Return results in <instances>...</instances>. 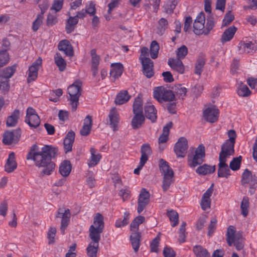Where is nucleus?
<instances>
[{"label": "nucleus", "mask_w": 257, "mask_h": 257, "mask_svg": "<svg viewBox=\"0 0 257 257\" xmlns=\"http://www.w3.org/2000/svg\"><path fill=\"white\" fill-rule=\"evenodd\" d=\"M57 151V148L45 145L40 151L31 149L27 156V159L33 160L37 167L44 168L42 171L44 174L50 175L54 172L56 166L51 159L56 156Z\"/></svg>", "instance_id": "f257e3e1"}, {"label": "nucleus", "mask_w": 257, "mask_h": 257, "mask_svg": "<svg viewBox=\"0 0 257 257\" xmlns=\"http://www.w3.org/2000/svg\"><path fill=\"white\" fill-rule=\"evenodd\" d=\"M104 228L103 217L98 213L94 218L93 224L89 228V237L94 244H99L100 240V234L102 232Z\"/></svg>", "instance_id": "f03ea898"}, {"label": "nucleus", "mask_w": 257, "mask_h": 257, "mask_svg": "<svg viewBox=\"0 0 257 257\" xmlns=\"http://www.w3.org/2000/svg\"><path fill=\"white\" fill-rule=\"evenodd\" d=\"M160 162V170L163 176L162 187L163 191L166 192L174 181V172L165 160L161 159Z\"/></svg>", "instance_id": "7ed1b4c3"}, {"label": "nucleus", "mask_w": 257, "mask_h": 257, "mask_svg": "<svg viewBox=\"0 0 257 257\" xmlns=\"http://www.w3.org/2000/svg\"><path fill=\"white\" fill-rule=\"evenodd\" d=\"M205 157V147L203 145L200 144L196 148L194 153L188 155V166L191 168H195L204 161Z\"/></svg>", "instance_id": "20e7f679"}, {"label": "nucleus", "mask_w": 257, "mask_h": 257, "mask_svg": "<svg viewBox=\"0 0 257 257\" xmlns=\"http://www.w3.org/2000/svg\"><path fill=\"white\" fill-rule=\"evenodd\" d=\"M81 87L82 82L78 80L68 87L67 90L70 97V101L72 111H74L77 109L79 98L81 95Z\"/></svg>", "instance_id": "39448f33"}, {"label": "nucleus", "mask_w": 257, "mask_h": 257, "mask_svg": "<svg viewBox=\"0 0 257 257\" xmlns=\"http://www.w3.org/2000/svg\"><path fill=\"white\" fill-rule=\"evenodd\" d=\"M154 97L159 102L173 101L175 95L171 90L164 86L156 87L153 92Z\"/></svg>", "instance_id": "423d86ee"}, {"label": "nucleus", "mask_w": 257, "mask_h": 257, "mask_svg": "<svg viewBox=\"0 0 257 257\" xmlns=\"http://www.w3.org/2000/svg\"><path fill=\"white\" fill-rule=\"evenodd\" d=\"M71 213L69 209L60 208L57 210L56 217L61 218L60 230L62 234L67 227L70 220Z\"/></svg>", "instance_id": "0eeeda50"}, {"label": "nucleus", "mask_w": 257, "mask_h": 257, "mask_svg": "<svg viewBox=\"0 0 257 257\" xmlns=\"http://www.w3.org/2000/svg\"><path fill=\"white\" fill-rule=\"evenodd\" d=\"M25 121L31 128L37 127L40 123V119L36 110L31 107L27 109Z\"/></svg>", "instance_id": "6e6552de"}, {"label": "nucleus", "mask_w": 257, "mask_h": 257, "mask_svg": "<svg viewBox=\"0 0 257 257\" xmlns=\"http://www.w3.org/2000/svg\"><path fill=\"white\" fill-rule=\"evenodd\" d=\"M219 110L215 105H209L203 111V116L205 120L210 123L216 122L219 117Z\"/></svg>", "instance_id": "1a4fd4ad"}, {"label": "nucleus", "mask_w": 257, "mask_h": 257, "mask_svg": "<svg viewBox=\"0 0 257 257\" xmlns=\"http://www.w3.org/2000/svg\"><path fill=\"white\" fill-rule=\"evenodd\" d=\"M21 135L20 128H17L11 131H6L3 135V142L7 145L16 144L19 141Z\"/></svg>", "instance_id": "9d476101"}, {"label": "nucleus", "mask_w": 257, "mask_h": 257, "mask_svg": "<svg viewBox=\"0 0 257 257\" xmlns=\"http://www.w3.org/2000/svg\"><path fill=\"white\" fill-rule=\"evenodd\" d=\"M188 149V141L185 137L180 138L176 143L174 150L178 158L185 157Z\"/></svg>", "instance_id": "9b49d317"}, {"label": "nucleus", "mask_w": 257, "mask_h": 257, "mask_svg": "<svg viewBox=\"0 0 257 257\" xmlns=\"http://www.w3.org/2000/svg\"><path fill=\"white\" fill-rule=\"evenodd\" d=\"M150 193L143 188L140 193L138 200L137 211L140 214L146 207L150 202Z\"/></svg>", "instance_id": "f8f14e48"}, {"label": "nucleus", "mask_w": 257, "mask_h": 257, "mask_svg": "<svg viewBox=\"0 0 257 257\" xmlns=\"http://www.w3.org/2000/svg\"><path fill=\"white\" fill-rule=\"evenodd\" d=\"M42 60L39 57L35 61H34L31 66H30L28 72V82H30L35 80L38 77V72L41 66Z\"/></svg>", "instance_id": "ddd939ff"}, {"label": "nucleus", "mask_w": 257, "mask_h": 257, "mask_svg": "<svg viewBox=\"0 0 257 257\" xmlns=\"http://www.w3.org/2000/svg\"><path fill=\"white\" fill-rule=\"evenodd\" d=\"M206 17L205 14L201 12L197 16L193 24V31L196 35H200L202 33V31L205 29V23Z\"/></svg>", "instance_id": "4468645a"}, {"label": "nucleus", "mask_w": 257, "mask_h": 257, "mask_svg": "<svg viewBox=\"0 0 257 257\" xmlns=\"http://www.w3.org/2000/svg\"><path fill=\"white\" fill-rule=\"evenodd\" d=\"M234 144L225 141L221 147L219 159L226 160V158L234 154Z\"/></svg>", "instance_id": "2eb2a0df"}, {"label": "nucleus", "mask_w": 257, "mask_h": 257, "mask_svg": "<svg viewBox=\"0 0 257 257\" xmlns=\"http://www.w3.org/2000/svg\"><path fill=\"white\" fill-rule=\"evenodd\" d=\"M213 186L214 184H211L210 187L206 191L202 196L200 202V206L203 210H206L210 208V197L213 191Z\"/></svg>", "instance_id": "dca6fc26"}, {"label": "nucleus", "mask_w": 257, "mask_h": 257, "mask_svg": "<svg viewBox=\"0 0 257 257\" xmlns=\"http://www.w3.org/2000/svg\"><path fill=\"white\" fill-rule=\"evenodd\" d=\"M141 63L144 75L148 78L152 77L154 75L153 62L149 58L142 57Z\"/></svg>", "instance_id": "f3484780"}, {"label": "nucleus", "mask_w": 257, "mask_h": 257, "mask_svg": "<svg viewBox=\"0 0 257 257\" xmlns=\"http://www.w3.org/2000/svg\"><path fill=\"white\" fill-rule=\"evenodd\" d=\"M109 119V124L113 131L118 130V123L119 121V115L115 107L110 110L108 115Z\"/></svg>", "instance_id": "a211bd4d"}, {"label": "nucleus", "mask_w": 257, "mask_h": 257, "mask_svg": "<svg viewBox=\"0 0 257 257\" xmlns=\"http://www.w3.org/2000/svg\"><path fill=\"white\" fill-rule=\"evenodd\" d=\"M173 126V123L170 121L167 123L164 127L163 129V133L159 138L158 143L160 145L159 149L160 150H163L165 148V146H162L161 144L165 143L168 140V136L170 133V130Z\"/></svg>", "instance_id": "6ab92c4d"}, {"label": "nucleus", "mask_w": 257, "mask_h": 257, "mask_svg": "<svg viewBox=\"0 0 257 257\" xmlns=\"http://www.w3.org/2000/svg\"><path fill=\"white\" fill-rule=\"evenodd\" d=\"M241 183L243 185L250 184L253 186L257 184V180L254 175H252L251 171L246 169L242 175Z\"/></svg>", "instance_id": "aec40b11"}, {"label": "nucleus", "mask_w": 257, "mask_h": 257, "mask_svg": "<svg viewBox=\"0 0 257 257\" xmlns=\"http://www.w3.org/2000/svg\"><path fill=\"white\" fill-rule=\"evenodd\" d=\"M219 163L218 164V177H225L227 178L230 176V171L226 164V160L219 159Z\"/></svg>", "instance_id": "412c9836"}, {"label": "nucleus", "mask_w": 257, "mask_h": 257, "mask_svg": "<svg viewBox=\"0 0 257 257\" xmlns=\"http://www.w3.org/2000/svg\"><path fill=\"white\" fill-rule=\"evenodd\" d=\"M168 64L173 70L180 74L184 73L185 67L180 59L177 58H170L168 60Z\"/></svg>", "instance_id": "4be33fe9"}, {"label": "nucleus", "mask_w": 257, "mask_h": 257, "mask_svg": "<svg viewBox=\"0 0 257 257\" xmlns=\"http://www.w3.org/2000/svg\"><path fill=\"white\" fill-rule=\"evenodd\" d=\"M123 71V66L120 63H114L111 64L110 77L115 80L121 76Z\"/></svg>", "instance_id": "5701e85b"}, {"label": "nucleus", "mask_w": 257, "mask_h": 257, "mask_svg": "<svg viewBox=\"0 0 257 257\" xmlns=\"http://www.w3.org/2000/svg\"><path fill=\"white\" fill-rule=\"evenodd\" d=\"M141 157L140 158L141 167H143L148 160L149 156L152 153L151 148L149 144H143L141 149Z\"/></svg>", "instance_id": "b1692460"}, {"label": "nucleus", "mask_w": 257, "mask_h": 257, "mask_svg": "<svg viewBox=\"0 0 257 257\" xmlns=\"http://www.w3.org/2000/svg\"><path fill=\"white\" fill-rule=\"evenodd\" d=\"M144 109L146 117L152 122H155L157 118V111L155 106L151 103H148L145 105Z\"/></svg>", "instance_id": "393cba45"}, {"label": "nucleus", "mask_w": 257, "mask_h": 257, "mask_svg": "<svg viewBox=\"0 0 257 257\" xmlns=\"http://www.w3.org/2000/svg\"><path fill=\"white\" fill-rule=\"evenodd\" d=\"M90 157L88 160V165L89 167H93L98 164L101 159V155L97 153L96 150L93 148L90 149Z\"/></svg>", "instance_id": "a878e982"}, {"label": "nucleus", "mask_w": 257, "mask_h": 257, "mask_svg": "<svg viewBox=\"0 0 257 257\" xmlns=\"http://www.w3.org/2000/svg\"><path fill=\"white\" fill-rule=\"evenodd\" d=\"M58 48L59 50L63 52L66 55L72 56L73 55L72 47L69 41L63 40L59 43Z\"/></svg>", "instance_id": "bb28decb"}, {"label": "nucleus", "mask_w": 257, "mask_h": 257, "mask_svg": "<svg viewBox=\"0 0 257 257\" xmlns=\"http://www.w3.org/2000/svg\"><path fill=\"white\" fill-rule=\"evenodd\" d=\"M215 20L212 14H207L205 23V29L202 31V33L205 35L210 33L215 25Z\"/></svg>", "instance_id": "cd10ccee"}, {"label": "nucleus", "mask_w": 257, "mask_h": 257, "mask_svg": "<svg viewBox=\"0 0 257 257\" xmlns=\"http://www.w3.org/2000/svg\"><path fill=\"white\" fill-rule=\"evenodd\" d=\"M236 30L237 28L234 26H232L226 29L221 36L220 39L221 42L224 44L230 41L233 38Z\"/></svg>", "instance_id": "c85d7f7f"}, {"label": "nucleus", "mask_w": 257, "mask_h": 257, "mask_svg": "<svg viewBox=\"0 0 257 257\" xmlns=\"http://www.w3.org/2000/svg\"><path fill=\"white\" fill-rule=\"evenodd\" d=\"M17 167V164L15 161V153H11L7 159V162L5 166V170L8 173L13 172Z\"/></svg>", "instance_id": "c756f323"}, {"label": "nucleus", "mask_w": 257, "mask_h": 257, "mask_svg": "<svg viewBox=\"0 0 257 257\" xmlns=\"http://www.w3.org/2000/svg\"><path fill=\"white\" fill-rule=\"evenodd\" d=\"M92 125V117L88 115L84 119L83 127L80 130V134L83 136H87L90 132Z\"/></svg>", "instance_id": "7c9ffc66"}, {"label": "nucleus", "mask_w": 257, "mask_h": 257, "mask_svg": "<svg viewBox=\"0 0 257 257\" xmlns=\"http://www.w3.org/2000/svg\"><path fill=\"white\" fill-rule=\"evenodd\" d=\"M141 239V233L139 232H133L130 236V240L132 247L135 252H137L140 246Z\"/></svg>", "instance_id": "2f4dec72"}, {"label": "nucleus", "mask_w": 257, "mask_h": 257, "mask_svg": "<svg viewBox=\"0 0 257 257\" xmlns=\"http://www.w3.org/2000/svg\"><path fill=\"white\" fill-rule=\"evenodd\" d=\"M20 111L18 109L15 110L12 114L7 117L6 124L8 127L15 126L20 118Z\"/></svg>", "instance_id": "473e14b6"}, {"label": "nucleus", "mask_w": 257, "mask_h": 257, "mask_svg": "<svg viewBox=\"0 0 257 257\" xmlns=\"http://www.w3.org/2000/svg\"><path fill=\"white\" fill-rule=\"evenodd\" d=\"M75 138V134L73 131L68 132L64 140V148L66 152L72 150Z\"/></svg>", "instance_id": "72a5a7b5"}, {"label": "nucleus", "mask_w": 257, "mask_h": 257, "mask_svg": "<svg viewBox=\"0 0 257 257\" xmlns=\"http://www.w3.org/2000/svg\"><path fill=\"white\" fill-rule=\"evenodd\" d=\"M215 170V166H210L206 164L200 166L196 170V172L201 175H205L213 173Z\"/></svg>", "instance_id": "f704fd0d"}, {"label": "nucleus", "mask_w": 257, "mask_h": 257, "mask_svg": "<svg viewBox=\"0 0 257 257\" xmlns=\"http://www.w3.org/2000/svg\"><path fill=\"white\" fill-rule=\"evenodd\" d=\"M236 92L239 96L246 97L251 94V91L247 85L241 82L238 83Z\"/></svg>", "instance_id": "c9c22d12"}, {"label": "nucleus", "mask_w": 257, "mask_h": 257, "mask_svg": "<svg viewBox=\"0 0 257 257\" xmlns=\"http://www.w3.org/2000/svg\"><path fill=\"white\" fill-rule=\"evenodd\" d=\"M130 97L131 96L128 94L127 91H121L116 95L115 99V103L118 105L124 104L129 100Z\"/></svg>", "instance_id": "e433bc0d"}, {"label": "nucleus", "mask_w": 257, "mask_h": 257, "mask_svg": "<svg viewBox=\"0 0 257 257\" xmlns=\"http://www.w3.org/2000/svg\"><path fill=\"white\" fill-rule=\"evenodd\" d=\"M135 115L132 120V125L134 129L141 127L145 121V117L143 113H134Z\"/></svg>", "instance_id": "4c0bfd02"}, {"label": "nucleus", "mask_w": 257, "mask_h": 257, "mask_svg": "<svg viewBox=\"0 0 257 257\" xmlns=\"http://www.w3.org/2000/svg\"><path fill=\"white\" fill-rule=\"evenodd\" d=\"M236 229L234 226L230 225L227 228L226 232V240L229 246H231L235 240Z\"/></svg>", "instance_id": "58836bf2"}, {"label": "nucleus", "mask_w": 257, "mask_h": 257, "mask_svg": "<svg viewBox=\"0 0 257 257\" xmlns=\"http://www.w3.org/2000/svg\"><path fill=\"white\" fill-rule=\"evenodd\" d=\"M16 65L8 67L0 72V77L9 80L13 76L16 72Z\"/></svg>", "instance_id": "ea45409f"}, {"label": "nucleus", "mask_w": 257, "mask_h": 257, "mask_svg": "<svg viewBox=\"0 0 257 257\" xmlns=\"http://www.w3.org/2000/svg\"><path fill=\"white\" fill-rule=\"evenodd\" d=\"M71 171V165L70 161H64L60 165L59 172L64 177L68 176Z\"/></svg>", "instance_id": "a19ab883"}, {"label": "nucleus", "mask_w": 257, "mask_h": 257, "mask_svg": "<svg viewBox=\"0 0 257 257\" xmlns=\"http://www.w3.org/2000/svg\"><path fill=\"white\" fill-rule=\"evenodd\" d=\"M78 22V20L77 19V17H69L67 21L66 25V31L67 33H71L73 30Z\"/></svg>", "instance_id": "79ce46f5"}, {"label": "nucleus", "mask_w": 257, "mask_h": 257, "mask_svg": "<svg viewBox=\"0 0 257 257\" xmlns=\"http://www.w3.org/2000/svg\"><path fill=\"white\" fill-rule=\"evenodd\" d=\"M145 220V217L138 216L136 217L130 225V229L132 232H138L139 227Z\"/></svg>", "instance_id": "37998d69"}, {"label": "nucleus", "mask_w": 257, "mask_h": 257, "mask_svg": "<svg viewBox=\"0 0 257 257\" xmlns=\"http://www.w3.org/2000/svg\"><path fill=\"white\" fill-rule=\"evenodd\" d=\"M143 101L142 97L138 96L135 98L133 104L134 113H143Z\"/></svg>", "instance_id": "c03bdc74"}, {"label": "nucleus", "mask_w": 257, "mask_h": 257, "mask_svg": "<svg viewBox=\"0 0 257 257\" xmlns=\"http://www.w3.org/2000/svg\"><path fill=\"white\" fill-rule=\"evenodd\" d=\"M193 251L196 257H210V254L207 249L201 245L194 246Z\"/></svg>", "instance_id": "a18cd8bd"}, {"label": "nucleus", "mask_w": 257, "mask_h": 257, "mask_svg": "<svg viewBox=\"0 0 257 257\" xmlns=\"http://www.w3.org/2000/svg\"><path fill=\"white\" fill-rule=\"evenodd\" d=\"M99 244H94L90 242L87 248V255L88 257H97Z\"/></svg>", "instance_id": "49530a36"}, {"label": "nucleus", "mask_w": 257, "mask_h": 257, "mask_svg": "<svg viewBox=\"0 0 257 257\" xmlns=\"http://www.w3.org/2000/svg\"><path fill=\"white\" fill-rule=\"evenodd\" d=\"M54 60L59 70L60 71H63L66 68V63L60 54L57 53L54 57Z\"/></svg>", "instance_id": "de8ad7c7"}, {"label": "nucleus", "mask_w": 257, "mask_h": 257, "mask_svg": "<svg viewBox=\"0 0 257 257\" xmlns=\"http://www.w3.org/2000/svg\"><path fill=\"white\" fill-rule=\"evenodd\" d=\"M160 46L156 41H153L150 45V56L151 57L155 59L158 57Z\"/></svg>", "instance_id": "09e8293b"}, {"label": "nucleus", "mask_w": 257, "mask_h": 257, "mask_svg": "<svg viewBox=\"0 0 257 257\" xmlns=\"http://www.w3.org/2000/svg\"><path fill=\"white\" fill-rule=\"evenodd\" d=\"M130 213L125 212L124 213L123 218H119L117 219L115 223V226L116 227H122L126 225L129 222Z\"/></svg>", "instance_id": "8fccbe9b"}, {"label": "nucleus", "mask_w": 257, "mask_h": 257, "mask_svg": "<svg viewBox=\"0 0 257 257\" xmlns=\"http://www.w3.org/2000/svg\"><path fill=\"white\" fill-rule=\"evenodd\" d=\"M91 57V67H98L100 63V56L96 54V50L92 49L90 52Z\"/></svg>", "instance_id": "3c124183"}, {"label": "nucleus", "mask_w": 257, "mask_h": 257, "mask_svg": "<svg viewBox=\"0 0 257 257\" xmlns=\"http://www.w3.org/2000/svg\"><path fill=\"white\" fill-rule=\"evenodd\" d=\"M167 215L172 223L171 225L173 227L176 226L178 224V214L176 211L174 210L168 211Z\"/></svg>", "instance_id": "603ef678"}, {"label": "nucleus", "mask_w": 257, "mask_h": 257, "mask_svg": "<svg viewBox=\"0 0 257 257\" xmlns=\"http://www.w3.org/2000/svg\"><path fill=\"white\" fill-rule=\"evenodd\" d=\"M9 61V55L6 50L0 51V68L6 65Z\"/></svg>", "instance_id": "864d4df0"}, {"label": "nucleus", "mask_w": 257, "mask_h": 257, "mask_svg": "<svg viewBox=\"0 0 257 257\" xmlns=\"http://www.w3.org/2000/svg\"><path fill=\"white\" fill-rule=\"evenodd\" d=\"M249 206L248 199L247 197H243L240 207L241 209V214L244 217H245L248 214V208Z\"/></svg>", "instance_id": "5fc2aeb1"}, {"label": "nucleus", "mask_w": 257, "mask_h": 257, "mask_svg": "<svg viewBox=\"0 0 257 257\" xmlns=\"http://www.w3.org/2000/svg\"><path fill=\"white\" fill-rule=\"evenodd\" d=\"M188 54V49L185 45L181 46L176 51L177 58L179 59H183Z\"/></svg>", "instance_id": "6e6d98bb"}, {"label": "nucleus", "mask_w": 257, "mask_h": 257, "mask_svg": "<svg viewBox=\"0 0 257 257\" xmlns=\"http://www.w3.org/2000/svg\"><path fill=\"white\" fill-rule=\"evenodd\" d=\"M158 24V29L159 32L158 33L159 34L162 35L166 29L167 28L168 21L164 18H161L159 21Z\"/></svg>", "instance_id": "4d7b16f0"}, {"label": "nucleus", "mask_w": 257, "mask_h": 257, "mask_svg": "<svg viewBox=\"0 0 257 257\" xmlns=\"http://www.w3.org/2000/svg\"><path fill=\"white\" fill-rule=\"evenodd\" d=\"M217 220L216 217L212 218L211 220L210 224L208 226V235L209 236H212L214 233L217 225Z\"/></svg>", "instance_id": "13d9d810"}, {"label": "nucleus", "mask_w": 257, "mask_h": 257, "mask_svg": "<svg viewBox=\"0 0 257 257\" xmlns=\"http://www.w3.org/2000/svg\"><path fill=\"white\" fill-rule=\"evenodd\" d=\"M241 156H239V157L234 158L230 162L229 167L232 170L236 171L239 169L240 164L241 162Z\"/></svg>", "instance_id": "bf43d9fd"}, {"label": "nucleus", "mask_w": 257, "mask_h": 257, "mask_svg": "<svg viewBox=\"0 0 257 257\" xmlns=\"http://www.w3.org/2000/svg\"><path fill=\"white\" fill-rule=\"evenodd\" d=\"M63 3L64 0H54L50 10L55 13L59 12L62 9Z\"/></svg>", "instance_id": "052dcab7"}, {"label": "nucleus", "mask_w": 257, "mask_h": 257, "mask_svg": "<svg viewBox=\"0 0 257 257\" xmlns=\"http://www.w3.org/2000/svg\"><path fill=\"white\" fill-rule=\"evenodd\" d=\"M43 16L42 15H38L36 19L32 24V29L34 32L37 31L43 22Z\"/></svg>", "instance_id": "680f3d73"}, {"label": "nucleus", "mask_w": 257, "mask_h": 257, "mask_svg": "<svg viewBox=\"0 0 257 257\" xmlns=\"http://www.w3.org/2000/svg\"><path fill=\"white\" fill-rule=\"evenodd\" d=\"M56 233V229L54 227H50L48 231L47 238L49 240V243H53Z\"/></svg>", "instance_id": "e2e57ef3"}, {"label": "nucleus", "mask_w": 257, "mask_h": 257, "mask_svg": "<svg viewBox=\"0 0 257 257\" xmlns=\"http://www.w3.org/2000/svg\"><path fill=\"white\" fill-rule=\"evenodd\" d=\"M234 15L230 12H229L224 17L222 21V26H227L234 20Z\"/></svg>", "instance_id": "0e129e2a"}, {"label": "nucleus", "mask_w": 257, "mask_h": 257, "mask_svg": "<svg viewBox=\"0 0 257 257\" xmlns=\"http://www.w3.org/2000/svg\"><path fill=\"white\" fill-rule=\"evenodd\" d=\"M240 47L242 48L246 51L247 53H249L251 50L253 49V44L250 42H241L239 43Z\"/></svg>", "instance_id": "69168bd1"}, {"label": "nucleus", "mask_w": 257, "mask_h": 257, "mask_svg": "<svg viewBox=\"0 0 257 257\" xmlns=\"http://www.w3.org/2000/svg\"><path fill=\"white\" fill-rule=\"evenodd\" d=\"M95 5L92 2H90L88 5H87L85 9V11L87 14H88L90 16H93L96 12Z\"/></svg>", "instance_id": "338daca9"}, {"label": "nucleus", "mask_w": 257, "mask_h": 257, "mask_svg": "<svg viewBox=\"0 0 257 257\" xmlns=\"http://www.w3.org/2000/svg\"><path fill=\"white\" fill-rule=\"evenodd\" d=\"M163 255L164 257H175L176 253L172 248L165 247L163 250Z\"/></svg>", "instance_id": "774afa93"}]
</instances>
